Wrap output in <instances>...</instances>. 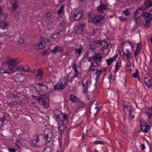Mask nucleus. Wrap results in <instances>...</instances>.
I'll return each instance as SVG.
<instances>
[{"label":"nucleus","instance_id":"0e129e2a","mask_svg":"<svg viewBox=\"0 0 152 152\" xmlns=\"http://www.w3.org/2000/svg\"><path fill=\"white\" fill-rule=\"evenodd\" d=\"M125 56L126 57L127 60L131 59L132 58V56L131 55V53L129 54L127 56Z\"/></svg>","mask_w":152,"mask_h":152},{"label":"nucleus","instance_id":"6e6d98bb","mask_svg":"<svg viewBox=\"0 0 152 152\" xmlns=\"http://www.w3.org/2000/svg\"><path fill=\"white\" fill-rule=\"evenodd\" d=\"M11 4H12V10L14 11L18 8V5L14 3H11Z\"/></svg>","mask_w":152,"mask_h":152},{"label":"nucleus","instance_id":"c85d7f7f","mask_svg":"<svg viewBox=\"0 0 152 152\" xmlns=\"http://www.w3.org/2000/svg\"><path fill=\"white\" fill-rule=\"evenodd\" d=\"M145 6L148 7H152V0H147L144 3Z\"/></svg>","mask_w":152,"mask_h":152},{"label":"nucleus","instance_id":"7c9ffc66","mask_svg":"<svg viewBox=\"0 0 152 152\" xmlns=\"http://www.w3.org/2000/svg\"><path fill=\"white\" fill-rule=\"evenodd\" d=\"M46 146L44 149V152H51L52 149L51 147V146Z\"/></svg>","mask_w":152,"mask_h":152},{"label":"nucleus","instance_id":"4468645a","mask_svg":"<svg viewBox=\"0 0 152 152\" xmlns=\"http://www.w3.org/2000/svg\"><path fill=\"white\" fill-rule=\"evenodd\" d=\"M95 49V45L94 43L91 45L86 53L87 56H88L90 54H93Z\"/></svg>","mask_w":152,"mask_h":152},{"label":"nucleus","instance_id":"13d9d810","mask_svg":"<svg viewBox=\"0 0 152 152\" xmlns=\"http://www.w3.org/2000/svg\"><path fill=\"white\" fill-rule=\"evenodd\" d=\"M49 53V51L48 50H47L44 51L42 52V55L46 56L48 55Z\"/></svg>","mask_w":152,"mask_h":152},{"label":"nucleus","instance_id":"5701e85b","mask_svg":"<svg viewBox=\"0 0 152 152\" xmlns=\"http://www.w3.org/2000/svg\"><path fill=\"white\" fill-rule=\"evenodd\" d=\"M145 114L148 116V122H150L149 119L152 117V111L147 109L145 111Z\"/></svg>","mask_w":152,"mask_h":152},{"label":"nucleus","instance_id":"603ef678","mask_svg":"<svg viewBox=\"0 0 152 152\" xmlns=\"http://www.w3.org/2000/svg\"><path fill=\"white\" fill-rule=\"evenodd\" d=\"M14 65H16L18 64L20 62V59L17 58H14Z\"/></svg>","mask_w":152,"mask_h":152},{"label":"nucleus","instance_id":"a19ab883","mask_svg":"<svg viewBox=\"0 0 152 152\" xmlns=\"http://www.w3.org/2000/svg\"><path fill=\"white\" fill-rule=\"evenodd\" d=\"M114 60V59H113L112 58H109L108 59H107L106 60V61L107 63V65L108 66L110 65L113 62V61Z\"/></svg>","mask_w":152,"mask_h":152},{"label":"nucleus","instance_id":"393cba45","mask_svg":"<svg viewBox=\"0 0 152 152\" xmlns=\"http://www.w3.org/2000/svg\"><path fill=\"white\" fill-rule=\"evenodd\" d=\"M32 97L33 99L38 101L39 102H40L41 101L42 102H44L45 101V98L43 97H39L38 96H32Z\"/></svg>","mask_w":152,"mask_h":152},{"label":"nucleus","instance_id":"a878e982","mask_svg":"<svg viewBox=\"0 0 152 152\" xmlns=\"http://www.w3.org/2000/svg\"><path fill=\"white\" fill-rule=\"evenodd\" d=\"M45 46V42L43 41H41L38 45L36 49H38L40 48H44Z\"/></svg>","mask_w":152,"mask_h":152},{"label":"nucleus","instance_id":"1a4fd4ad","mask_svg":"<svg viewBox=\"0 0 152 152\" xmlns=\"http://www.w3.org/2000/svg\"><path fill=\"white\" fill-rule=\"evenodd\" d=\"M83 15L82 11L76 10L74 13L73 18L76 20H78L83 16Z\"/></svg>","mask_w":152,"mask_h":152},{"label":"nucleus","instance_id":"4c0bfd02","mask_svg":"<svg viewBox=\"0 0 152 152\" xmlns=\"http://www.w3.org/2000/svg\"><path fill=\"white\" fill-rule=\"evenodd\" d=\"M67 116L68 115L67 114H64V115L63 114V115H62V118H60L59 120L63 121V122L64 123V121H65L66 120L68 119Z\"/></svg>","mask_w":152,"mask_h":152},{"label":"nucleus","instance_id":"c9c22d12","mask_svg":"<svg viewBox=\"0 0 152 152\" xmlns=\"http://www.w3.org/2000/svg\"><path fill=\"white\" fill-rule=\"evenodd\" d=\"M60 33L59 32H57L53 34L52 36V38L53 39H56L60 37Z\"/></svg>","mask_w":152,"mask_h":152},{"label":"nucleus","instance_id":"aec40b11","mask_svg":"<svg viewBox=\"0 0 152 152\" xmlns=\"http://www.w3.org/2000/svg\"><path fill=\"white\" fill-rule=\"evenodd\" d=\"M102 56L99 54H96L95 53L94 56L92 57V61H102Z\"/></svg>","mask_w":152,"mask_h":152},{"label":"nucleus","instance_id":"6ab92c4d","mask_svg":"<svg viewBox=\"0 0 152 152\" xmlns=\"http://www.w3.org/2000/svg\"><path fill=\"white\" fill-rule=\"evenodd\" d=\"M88 81L87 80H86L85 82H83V81L82 82V84L83 88V92H86L88 91Z\"/></svg>","mask_w":152,"mask_h":152},{"label":"nucleus","instance_id":"864d4df0","mask_svg":"<svg viewBox=\"0 0 152 152\" xmlns=\"http://www.w3.org/2000/svg\"><path fill=\"white\" fill-rule=\"evenodd\" d=\"M23 68L24 71L28 72L30 71V67L27 66H25Z\"/></svg>","mask_w":152,"mask_h":152},{"label":"nucleus","instance_id":"c756f323","mask_svg":"<svg viewBox=\"0 0 152 152\" xmlns=\"http://www.w3.org/2000/svg\"><path fill=\"white\" fill-rule=\"evenodd\" d=\"M12 33L10 30H7L6 32L3 33L4 37H9L12 35Z\"/></svg>","mask_w":152,"mask_h":152},{"label":"nucleus","instance_id":"bf43d9fd","mask_svg":"<svg viewBox=\"0 0 152 152\" xmlns=\"http://www.w3.org/2000/svg\"><path fill=\"white\" fill-rule=\"evenodd\" d=\"M142 47V46L140 43H138L137 45L136 50L140 51V50L141 49Z\"/></svg>","mask_w":152,"mask_h":152},{"label":"nucleus","instance_id":"72a5a7b5","mask_svg":"<svg viewBox=\"0 0 152 152\" xmlns=\"http://www.w3.org/2000/svg\"><path fill=\"white\" fill-rule=\"evenodd\" d=\"M122 13L126 16H128L130 15V11L129 9H127L125 10L122 11Z\"/></svg>","mask_w":152,"mask_h":152},{"label":"nucleus","instance_id":"a211bd4d","mask_svg":"<svg viewBox=\"0 0 152 152\" xmlns=\"http://www.w3.org/2000/svg\"><path fill=\"white\" fill-rule=\"evenodd\" d=\"M8 23L6 21H2L0 22V28L2 29H5L8 27Z\"/></svg>","mask_w":152,"mask_h":152},{"label":"nucleus","instance_id":"20e7f679","mask_svg":"<svg viewBox=\"0 0 152 152\" xmlns=\"http://www.w3.org/2000/svg\"><path fill=\"white\" fill-rule=\"evenodd\" d=\"M150 124V125H148V124L146 122L141 120L140 123V129L142 132H143L145 133L148 132L150 129L151 126H152L150 122H148Z\"/></svg>","mask_w":152,"mask_h":152},{"label":"nucleus","instance_id":"473e14b6","mask_svg":"<svg viewBox=\"0 0 152 152\" xmlns=\"http://www.w3.org/2000/svg\"><path fill=\"white\" fill-rule=\"evenodd\" d=\"M14 59H11L9 61H7V64L9 65L10 66H9L8 68V69H9V68L11 66H14Z\"/></svg>","mask_w":152,"mask_h":152},{"label":"nucleus","instance_id":"052dcab7","mask_svg":"<svg viewBox=\"0 0 152 152\" xmlns=\"http://www.w3.org/2000/svg\"><path fill=\"white\" fill-rule=\"evenodd\" d=\"M4 73H7V70L6 71L3 69H0V76L1 75Z\"/></svg>","mask_w":152,"mask_h":152},{"label":"nucleus","instance_id":"3c124183","mask_svg":"<svg viewBox=\"0 0 152 152\" xmlns=\"http://www.w3.org/2000/svg\"><path fill=\"white\" fill-rule=\"evenodd\" d=\"M138 70L137 69H136L135 72L132 75V76L135 78H137V77H139L138 75Z\"/></svg>","mask_w":152,"mask_h":152},{"label":"nucleus","instance_id":"774afa93","mask_svg":"<svg viewBox=\"0 0 152 152\" xmlns=\"http://www.w3.org/2000/svg\"><path fill=\"white\" fill-rule=\"evenodd\" d=\"M140 146L141 150L143 151L145 149V147L144 144H141Z\"/></svg>","mask_w":152,"mask_h":152},{"label":"nucleus","instance_id":"f8f14e48","mask_svg":"<svg viewBox=\"0 0 152 152\" xmlns=\"http://www.w3.org/2000/svg\"><path fill=\"white\" fill-rule=\"evenodd\" d=\"M53 113L56 121H58L60 118H62L63 114L61 111L58 110H54Z\"/></svg>","mask_w":152,"mask_h":152},{"label":"nucleus","instance_id":"ddd939ff","mask_svg":"<svg viewBox=\"0 0 152 152\" xmlns=\"http://www.w3.org/2000/svg\"><path fill=\"white\" fill-rule=\"evenodd\" d=\"M107 8V6L106 5L101 2L98 7L97 11L100 13H103L104 10H106Z\"/></svg>","mask_w":152,"mask_h":152},{"label":"nucleus","instance_id":"4d7b16f0","mask_svg":"<svg viewBox=\"0 0 152 152\" xmlns=\"http://www.w3.org/2000/svg\"><path fill=\"white\" fill-rule=\"evenodd\" d=\"M45 99H46V98L45 99V101L44 102H42V106L44 107L47 108L48 107L49 105H48V103L47 102L46 103V104L45 103L46 102Z\"/></svg>","mask_w":152,"mask_h":152},{"label":"nucleus","instance_id":"5fc2aeb1","mask_svg":"<svg viewBox=\"0 0 152 152\" xmlns=\"http://www.w3.org/2000/svg\"><path fill=\"white\" fill-rule=\"evenodd\" d=\"M17 104V102H15V101H12L10 102L9 103V106H11V107H13L15 105Z\"/></svg>","mask_w":152,"mask_h":152},{"label":"nucleus","instance_id":"dca6fc26","mask_svg":"<svg viewBox=\"0 0 152 152\" xmlns=\"http://www.w3.org/2000/svg\"><path fill=\"white\" fill-rule=\"evenodd\" d=\"M85 26L84 24H79L78 25L76 29V32L78 34L82 33L83 31L84 26Z\"/></svg>","mask_w":152,"mask_h":152},{"label":"nucleus","instance_id":"0eeeda50","mask_svg":"<svg viewBox=\"0 0 152 152\" xmlns=\"http://www.w3.org/2000/svg\"><path fill=\"white\" fill-rule=\"evenodd\" d=\"M144 78L145 84L148 88H150L152 84L151 77L149 75L147 74L144 75Z\"/></svg>","mask_w":152,"mask_h":152},{"label":"nucleus","instance_id":"f704fd0d","mask_svg":"<svg viewBox=\"0 0 152 152\" xmlns=\"http://www.w3.org/2000/svg\"><path fill=\"white\" fill-rule=\"evenodd\" d=\"M105 142L104 140H96L94 141L93 142L94 144V145H97V144H102V145H104L105 143Z\"/></svg>","mask_w":152,"mask_h":152},{"label":"nucleus","instance_id":"2eb2a0df","mask_svg":"<svg viewBox=\"0 0 152 152\" xmlns=\"http://www.w3.org/2000/svg\"><path fill=\"white\" fill-rule=\"evenodd\" d=\"M140 15L148 20H151L152 18L151 14L147 12H143L142 13L140 14Z\"/></svg>","mask_w":152,"mask_h":152},{"label":"nucleus","instance_id":"680f3d73","mask_svg":"<svg viewBox=\"0 0 152 152\" xmlns=\"http://www.w3.org/2000/svg\"><path fill=\"white\" fill-rule=\"evenodd\" d=\"M130 53L129 52V50L128 49L126 50V53L125 52H123V55L124 56H127Z\"/></svg>","mask_w":152,"mask_h":152},{"label":"nucleus","instance_id":"4be33fe9","mask_svg":"<svg viewBox=\"0 0 152 152\" xmlns=\"http://www.w3.org/2000/svg\"><path fill=\"white\" fill-rule=\"evenodd\" d=\"M63 50L62 48L61 47L56 46L51 51L53 53H56L57 52H61Z\"/></svg>","mask_w":152,"mask_h":152},{"label":"nucleus","instance_id":"49530a36","mask_svg":"<svg viewBox=\"0 0 152 152\" xmlns=\"http://www.w3.org/2000/svg\"><path fill=\"white\" fill-rule=\"evenodd\" d=\"M42 70L41 69H39L38 71L37 76L39 77L40 78H41L42 76Z\"/></svg>","mask_w":152,"mask_h":152},{"label":"nucleus","instance_id":"c03bdc74","mask_svg":"<svg viewBox=\"0 0 152 152\" xmlns=\"http://www.w3.org/2000/svg\"><path fill=\"white\" fill-rule=\"evenodd\" d=\"M95 65L93 64V63H91L90 64L89 69L90 71H93L95 70Z\"/></svg>","mask_w":152,"mask_h":152},{"label":"nucleus","instance_id":"de8ad7c7","mask_svg":"<svg viewBox=\"0 0 152 152\" xmlns=\"http://www.w3.org/2000/svg\"><path fill=\"white\" fill-rule=\"evenodd\" d=\"M64 5H61L59 9L58 10L57 13L58 14H60L62 13L63 11V9L64 8Z\"/></svg>","mask_w":152,"mask_h":152},{"label":"nucleus","instance_id":"ea45409f","mask_svg":"<svg viewBox=\"0 0 152 152\" xmlns=\"http://www.w3.org/2000/svg\"><path fill=\"white\" fill-rule=\"evenodd\" d=\"M67 81V78L65 77H64L61 78L60 82H62V83H64L63 84H64V86H66V82Z\"/></svg>","mask_w":152,"mask_h":152},{"label":"nucleus","instance_id":"e433bc0d","mask_svg":"<svg viewBox=\"0 0 152 152\" xmlns=\"http://www.w3.org/2000/svg\"><path fill=\"white\" fill-rule=\"evenodd\" d=\"M75 72V75L74 77H77L79 78H80L82 77V75L81 73L79 72V71L77 70L76 71H74Z\"/></svg>","mask_w":152,"mask_h":152},{"label":"nucleus","instance_id":"58836bf2","mask_svg":"<svg viewBox=\"0 0 152 152\" xmlns=\"http://www.w3.org/2000/svg\"><path fill=\"white\" fill-rule=\"evenodd\" d=\"M109 80V82L111 84L113 82V81L114 79V77L113 75L112 74H110L108 77Z\"/></svg>","mask_w":152,"mask_h":152},{"label":"nucleus","instance_id":"69168bd1","mask_svg":"<svg viewBox=\"0 0 152 152\" xmlns=\"http://www.w3.org/2000/svg\"><path fill=\"white\" fill-rule=\"evenodd\" d=\"M8 150L10 152H15V149L12 148H8Z\"/></svg>","mask_w":152,"mask_h":152},{"label":"nucleus","instance_id":"6e6552de","mask_svg":"<svg viewBox=\"0 0 152 152\" xmlns=\"http://www.w3.org/2000/svg\"><path fill=\"white\" fill-rule=\"evenodd\" d=\"M17 69L20 71H24L23 67L20 66H18V67L14 66H11L7 70V73H12L13 72H14L15 70Z\"/></svg>","mask_w":152,"mask_h":152},{"label":"nucleus","instance_id":"7ed1b4c3","mask_svg":"<svg viewBox=\"0 0 152 152\" xmlns=\"http://www.w3.org/2000/svg\"><path fill=\"white\" fill-rule=\"evenodd\" d=\"M104 19L103 16L101 15H96L91 20V23L94 25L98 26L102 23Z\"/></svg>","mask_w":152,"mask_h":152},{"label":"nucleus","instance_id":"a18cd8bd","mask_svg":"<svg viewBox=\"0 0 152 152\" xmlns=\"http://www.w3.org/2000/svg\"><path fill=\"white\" fill-rule=\"evenodd\" d=\"M151 22V20H145L143 21V25L146 27H148L149 26V23Z\"/></svg>","mask_w":152,"mask_h":152},{"label":"nucleus","instance_id":"2f4dec72","mask_svg":"<svg viewBox=\"0 0 152 152\" xmlns=\"http://www.w3.org/2000/svg\"><path fill=\"white\" fill-rule=\"evenodd\" d=\"M83 49V48L81 47L80 48L77 49L75 48V53L76 54L80 55L81 53V51Z\"/></svg>","mask_w":152,"mask_h":152},{"label":"nucleus","instance_id":"bb28decb","mask_svg":"<svg viewBox=\"0 0 152 152\" xmlns=\"http://www.w3.org/2000/svg\"><path fill=\"white\" fill-rule=\"evenodd\" d=\"M15 145L18 149H21V147L23 146L21 140H17L15 143Z\"/></svg>","mask_w":152,"mask_h":152},{"label":"nucleus","instance_id":"09e8293b","mask_svg":"<svg viewBox=\"0 0 152 152\" xmlns=\"http://www.w3.org/2000/svg\"><path fill=\"white\" fill-rule=\"evenodd\" d=\"M72 67L74 69V71H76V70H77V64L75 61H73Z\"/></svg>","mask_w":152,"mask_h":152},{"label":"nucleus","instance_id":"cd10ccee","mask_svg":"<svg viewBox=\"0 0 152 152\" xmlns=\"http://www.w3.org/2000/svg\"><path fill=\"white\" fill-rule=\"evenodd\" d=\"M100 45L104 49H105L108 46L107 42L104 41L102 40L100 43Z\"/></svg>","mask_w":152,"mask_h":152},{"label":"nucleus","instance_id":"f03ea898","mask_svg":"<svg viewBox=\"0 0 152 152\" xmlns=\"http://www.w3.org/2000/svg\"><path fill=\"white\" fill-rule=\"evenodd\" d=\"M34 88L36 91L39 93L40 96H43L46 95L48 89L47 85L42 83H37Z\"/></svg>","mask_w":152,"mask_h":152},{"label":"nucleus","instance_id":"b1692460","mask_svg":"<svg viewBox=\"0 0 152 152\" xmlns=\"http://www.w3.org/2000/svg\"><path fill=\"white\" fill-rule=\"evenodd\" d=\"M96 72L94 75V76H95V79L96 80H97L98 78L102 74V70H99L97 69Z\"/></svg>","mask_w":152,"mask_h":152},{"label":"nucleus","instance_id":"f3484780","mask_svg":"<svg viewBox=\"0 0 152 152\" xmlns=\"http://www.w3.org/2000/svg\"><path fill=\"white\" fill-rule=\"evenodd\" d=\"M65 128L64 125L63 121H59L58 122V129L59 131L61 133L64 130Z\"/></svg>","mask_w":152,"mask_h":152},{"label":"nucleus","instance_id":"37998d69","mask_svg":"<svg viewBox=\"0 0 152 152\" xmlns=\"http://www.w3.org/2000/svg\"><path fill=\"white\" fill-rule=\"evenodd\" d=\"M85 106V104L82 102L79 101L77 102V106L79 108H81Z\"/></svg>","mask_w":152,"mask_h":152},{"label":"nucleus","instance_id":"79ce46f5","mask_svg":"<svg viewBox=\"0 0 152 152\" xmlns=\"http://www.w3.org/2000/svg\"><path fill=\"white\" fill-rule=\"evenodd\" d=\"M121 65V64L120 63H119L118 62H117L116 63L115 66V70L114 71L115 72H116L119 70Z\"/></svg>","mask_w":152,"mask_h":152},{"label":"nucleus","instance_id":"423d86ee","mask_svg":"<svg viewBox=\"0 0 152 152\" xmlns=\"http://www.w3.org/2000/svg\"><path fill=\"white\" fill-rule=\"evenodd\" d=\"M13 79L17 82L22 83L25 79V76L23 74H17L13 77Z\"/></svg>","mask_w":152,"mask_h":152},{"label":"nucleus","instance_id":"39448f33","mask_svg":"<svg viewBox=\"0 0 152 152\" xmlns=\"http://www.w3.org/2000/svg\"><path fill=\"white\" fill-rule=\"evenodd\" d=\"M43 137V135L41 134L37 135L36 139L31 140L29 141L30 145L32 147H39V141L40 140V138Z\"/></svg>","mask_w":152,"mask_h":152},{"label":"nucleus","instance_id":"f257e3e1","mask_svg":"<svg viewBox=\"0 0 152 152\" xmlns=\"http://www.w3.org/2000/svg\"><path fill=\"white\" fill-rule=\"evenodd\" d=\"M44 139L48 145L53 146V135L52 131L48 129H45L44 131Z\"/></svg>","mask_w":152,"mask_h":152},{"label":"nucleus","instance_id":"338daca9","mask_svg":"<svg viewBox=\"0 0 152 152\" xmlns=\"http://www.w3.org/2000/svg\"><path fill=\"white\" fill-rule=\"evenodd\" d=\"M83 93L84 95H85V96L86 99L88 100H89L90 98L88 96L87 92Z\"/></svg>","mask_w":152,"mask_h":152},{"label":"nucleus","instance_id":"412c9836","mask_svg":"<svg viewBox=\"0 0 152 152\" xmlns=\"http://www.w3.org/2000/svg\"><path fill=\"white\" fill-rule=\"evenodd\" d=\"M69 100L72 102L75 103L77 102V97L73 94H71L69 96Z\"/></svg>","mask_w":152,"mask_h":152},{"label":"nucleus","instance_id":"8fccbe9b","mask_svg":"<svg viewBox=\"0 0 152 152\" xmlns=\"http://www.w3.org/2000/svg\"><path fill=\"white\" fill-rule=\"evenodd\" d=\"M119 19L121 22L126 21L127 20V18L124 17L123 16H119Z\"/></svg>","mask_w":152,"mask_h":152},{"label":"nucleus","instance_id":"9b49d317","mask_svg":"<svg viewBox=\"0 0 152 152\" xmlns=\"http://www.w3.org/2000/svg\"><path fill=\"white\" fill-rule=\"evenodd\" d=\"M140 14L138 10H137L136 12L134 15V21L136 23V24L137 25V26H140Z\"/></svg>","mask_w":152,"mask_h":152},{"label":"nucleus","instance_id":"e2e57ef3","mask_svg":"<svg viewBox=\"0 0 152 152\" xmlns=\"http://www.w3.org/2000/svg\"><path fill=\"white\" fill-rule=\"evenodd\" d=\"M24 42L23 39L22 38H20L18 41V43L19 44H21L22 43Z\"/></svg>","mask_w":152,"mask_h":152},{"label":"nucleus","instance_id":"9d476101","mask_svg":"<svg viewBox=\"0 0 152 152\" xmlns=\"http://www.w3.org/2000/svg\"><path fill=\"white\" fill-rule=\"evenodd\" d=\"M66 87V86H64V84H63L62 82L58 81L54 86V90L55 91L63 90Z\"/></svg>","mask_w":152,"mask_h":152}]
</instances>
